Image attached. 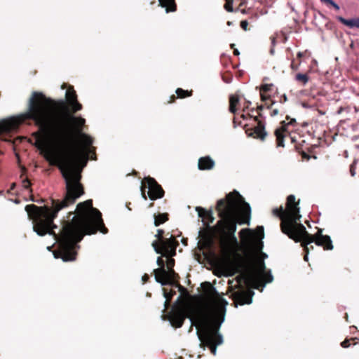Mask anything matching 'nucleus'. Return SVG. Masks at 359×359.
<instances>
[{
	"instance_id": "obj_1",
	"label": "nucleus",
	"mask_w": 359,
	"mask_h": 359,
	"mask_svg": "<svg viewBox=\"0 0 359 359\" xmlns=\"http://www.w3.org/2000/svg\"><path fill=\"white\" fill-rule=\"evenodd\" d=\"M27 119L33 120L39 127L34 134L35 145L51 165L60 168L65 180L66 194L62 200L52 201L53 210L35 205H27L25 210L39 236L53 235L59 243V249L53 255H76L77 243L85 234L107 232L101 212L93 207L92 200L79 203L76 215L64 224L59 236L53 231L56 228L53 219L60 210L74 204L84 194L81 172L88 160L93 139L81 133L84 118L59 111L50 98L39 92L32 93L27 112L0 121V134L17 129Z\"/></svg>"
},
{
	"instance_id": "obj_2",
	"label": "nucleus",
	"mask_w": 359,
	"mask_h": 359,
	"mask_svg": "<svg viewBox=\"0 0 359 359\" xmlns=\"http://www.w3.org/2000/svg\"><path fill=\"white\" fill-rule=\"evenodd\" d=\"M208 302L205 306H187L177 302L168 315L172 326L181 327L187 318L198 328L197 335L201 344L208 346L215 355L217 346L223 342L222 336L218 332L224 321L227 301L212 287L208 293Z\"/></svg>"
},
{
	"instance_id": "obj_3",
	"label": "nucleus",
	"mask_w": 359,
	"mask_h": 359,
	"mask_svg": "<svg viewBox=\"0 0 359 359\" xmlns=\"http://www.w3.org/2000/svg\"><path fill=\"white\" fill-rule=\"evenodd\" d=\"M217 210L221 219L218 225L221 229L220 247L224 255L229 257L238 250V243L234 235L236 223L250 224L251 209L238 192L234 191L225 199H220Z\"/></svg>"
},
{
	"instance_id": "obj_4",
	"label": "nucleus",
	"mask_w": 359,
	"mask_h": 359,
	"mask_svg": "<svg viewBox=\"0 0 359 359\" xmlns=\"http://www.w3.org/2000/svg\"><path fill=\"white\" fill-rule=\"evenodd\" d=\"M273 213L281 219L282 232L296 242L302 243L306 252L304 256L305 261L308 260V253L311 249H313V247L311 244L313 242L318 246H323L325 250L333 248L330 237L322 235L321 230H318L314 236L310 235L306 231L305 226L300 222L299 208L294 195L287 196L285 210L280 206L279 208L273 209Z\"/></svg>"
},
{
	"instance_id": "obj_5",
	"label": "nucleus",
	"mask_w": 359,
	"mask_h": 359,
	"mask_svg": "<svg viewBox=\"0 0 359 359\" xmlns=\"http://www.w3.org/2000/svg\"><path fill=\"white\" fill-rule=\"evenodd\" d=\"M266 257L267 255L262 252L255 254L250 266L243 270L237 276L236 281L238 285H245L259 289V287H264L266 283L272 282L273 276L271 271H266L264 260Z\"/></svg>"
},
{
	"instance_id": "obj_6",
	"label": "nucleus",
	"mask_w": 359,
	"mask_h": 359,
	"mask_svg": "<svg viewBox=\"0 0 359 359\" xmlns=\"http://www.w3.org/2000/svg\"><path fill=\"white\" fill-rule=\"evenodd\" d=\"M163 233L164 231L162 229L157 231V233L155 235L157 240L153 241L152 246L155 252L158 254H161L162 256H174L176 254L177 242L172 236L163 239Z\"/></svg>"
},
{
	"instance_id": "obj_7",
	"label": "nucleus",
	"mask_w": 359,
	"mask_h": 359,
	"mask_svg": "<svg viewBox=\"0 0 359 359\" xmlns=\"http://www.w3.org/2000/svg\"><path fill=\"white\" fill-rule=\"evenodd\" d=\"M148 189V196L151 200H156L163 197L164 191L161 187L158 184L156 180L151 177H147L142 186V194L144 199L147 198L145 196V189Z\"/></svg>"
},
{
	"instance_id": "obj_8",
	"label": "nucleus",
	"mask_w": 359,
	"mask_h": 359,
	"mask_svg": "<svg viewBox=\"0 0 359 359\" xmlns=\"http://www.w3.org/2000/svg\"><path fill=\"white\" fill-rule=\"evenodd\" d=\"M66 100L71 107L72 112H76L82 109V105L77 101V96L74 89L69 88L65 94Z\"/></svg>"
},
{
	"instance_id": "obj_9",
	"label": "nucleus",
	"mask_w": 359,
	"mask_h": 359,
	"mask_svg": "<svg viewBox=\"0 0 359 359\" xmlns=\"http://www.w3.org/2000/svg\"><path fill=\"white\" fill-rule=\"evenodd\" d=\"M242 259L239 257L238 259L226 264L223 266V275L225 276H232L242 268Z\"/></svg>"
},
{
	"instance_id": "obj_10",
	"label": "nucleus",
	"mask_w": 359,
	"mask_h": 359,
	"mask_svg": "<svg viewBox=\"0 0 359 359\" xmlns=\"http://www.w3.org/2000/svg\"><path fill=\"white\" fill-rule=\"evenodd\" d=\"M214 165V161L209 156L201 157L198 160V168L200 170H210Z\"/></svg>"
},
{
	"instance_id": "obj_11",
	"label": "nucleus",
	"mask_w": 359,
	"mask_h": 359,
	"mask_svg": "<svg viewBox=\"0 0 359 359\" xmlns=\"http://www.w3.org/2000/svg\"><path fill=\"white\" fill-rule=\"evenodd\" d=\"M168 270H165L166 276H163L161 274H160V280L158 279L159 281H157L158 283H161L162 285L170 284L172 281L174 280L175 276V273L172 269H168Z\"/></svg>"
},
{
	"instance_id": "obj_12",
	"label": "nucleus",
	"mask_w": 359,
	"mask_h": 359,
	"mask_svg": "<svg viewBox=\"0 0 359 359\" xmlns=\"http://www.w3.org/2000/svg\"><path fill=\"white\" fill-rule=\"evenodd\" d=\"M156 262H157V264L159 266V268L154 269V276H155L156 280L159 281L158 280V279H159V280L161 279L160 278L161 275H159V274H161L163 276H166L165 269V264H164V260L161 257H158Z\"/></svg>"
},
{
	"instance_id": "obj_13",
	"label": "nucleus",
	"mask_w": 359,
	"mask_h": 359,
	"mask_svg": "<svg viewBox=\"0 0 359 359\" xmlns=\"http://www.w3.org/2000/svg\"><path fill=\"white\" fill-rule=\"evenodd\" d=\"M338 20L350 28H359V18L345 19L343 17H338Z\"/></svg>"
},
{
	"instance_id": "obj_14",
	"label": "nucleus",
	"mask_w": 359,
	"mask_h": 359,
	"mask_svg": "<svg viewBox=\"0 0 359 359\" xmlns=\"http://www.w3.org/2000/svg\"><path fill=\"white\" fill-rule=\"evenodd\" d=\"M159 5L165 8L166 13L173 12L176 10L175 0H158Z\"/></svg>"
},
{
	"instance_id": "obj_15",
	"label": "nucleus",
	"mask_w": 359,
	"mask_h": 359,
	"mask_svg": "<svg viewBox=\"0 0 359 359\" xmlns=\"http://www.w3.org/2000/svg\"><path fill=\"white\" fill-rule=\"evenodd\" d=\"M285 129L284 126L278 128L275 130V135L276 137L277 146L278 147H284V133Z\"/></svg>"
},
{
	"instance_id": "obj_16",
	"label": "nucleus",
	"mask_w": 359,
	"mask_h": 359,
	"mask_svg": "<svg viewBox=\"0 0 359 359\" xmlns=\"http://www.w3.org/2000/svg\"><path fill=\"white\" fill-rule=\"evenodd\" d=\"M239 103L238 96L236 95H231L229 97V111L235 114L237 111V105Z\"/></svg>"
},
{
	"instance_id": "obj_17",
	"label": "nucleus",
	"mask_w": 359,
	"mask_h": 359,
	"mask_svg": "<svg viewBox=\"0 0 359 359\" xmlns=\"http://www.w3.org/2000/svg\"><path fill=\"white\" fill-rule=\"evenodd\" d=\"M168 219V215L165 213L159 214L154 217V225L156 226H159L161 224H163Z\"/></svg>"
},
{
	"instance_id": "obj_18",
	"label": "nucleus",
	"mask_w": 359,
	"mask_h": 359,
	"mask_svg": "<svg viewBox=\"0 0 359 359\" xmlns=\"http://www.w3.org/2000/svg\"><path fill=\"white\" fill-rule=\"evenodd\" d=\"M254 133L256 135V136L260 138L261 140H264L266 135V133L264 130V128L261 124L260 126H258L255 128Z\"/></svg>"
},
{
	"instance_id": "obj_19",
	"label": "nucleus",
	"mask_w": 359,
	"mask_h": 359,
	"mask_svg": "<svg viewBox=\"0 0 359 359\" xmlns=\"http://www.w3.org/2000/svg\"><path fill=\"white\" fill-rule=\"evenodd\" d=\"M295 80L298 82L302 83L303 86H305L309 81V77L306 74L299 73L295 76Z\"/></svg>"
},
{
	"instance_id": "obj_20",
	"label": "nucleus",
	"mask_w": 359,
	"mask_h": 359,
	"mask_svg": "<svg viewBox=\"0 0 359 359\" xmlns=\"http://www.w3.org/2000/svg\"><path fill=\"white\" fill-rule=\"evenodd\" d=\"M241 304H250L252 303V297L247 294H241L239 298Z\"/></svg>"
},
{
	"instance_id": "obj_21",
	"label": "nucleus",
	"mask_w": 359,
	"mask_h": 359,
	"mask_svg": "<svg viewBox=\"0 0 359 359\" xmlns=\"http://www.w3.org/2000/svg\"><path fill=\"white\" fill-rule=\"evenodd\" d=\"M240 236L242 240H248L252 235L250 229H244L240 231Z\"/></svg>"
},
{
	"instance_id": "obj_22",
	"label": "nucleus",
	"mask_w": 359,
	"mask_h": 359,
	"mask_svg": "<svg viewBox=\"0 0 359 359\" xmlns=\"http://www.w3.org/2000/svg\"><path fill=\"white\" fill-rule=\"evenodd\" d=\"M172 297V293L166 292L165 291L164 292V297L165 298V301L164 303V306H165L164 309H167L168 308V306L170 305V301Z\"/></svg>"
},
{
	"instance_id": "obj_23",
	"label": "nucleus",
	"mask_w": 359,
	"mask_h": 359,
	"mask_svg": "<svg viewBox=\"0 0 359 359\" xmlns=\"http://www.w3.org/2000/svg\"><path fill=\"white\" fill-rule=\"evenodd\" d=\"M233 0H226V3L224 4V8L228 12H232L233 11Z\"/></svg>"
},
{
	"instance_id": "obj_24",
	"label": "nucleus",
	"mask_w": 359,
	"mask_h": 359,
	"mask_svg": "<svg viewBox=\"0 0 359 359\" xmlns=\"http://www.w3.org/2000/svg\"><path fill=\"white\" fill-rule=\"evenodd\" d=\"M176 93H177L178 97H182V98L187 97V96L189 95V93H188V91L184 90L182 88H178L176 90Z\"/></svg>"
},
{
	"instance_id": "obj_25",
	"label": "nucleus",
	"mask_w": 359,
	"mask_h": 359,
	"mask_svg": "<svg viewBox=\"0 0 359 359\" xmlns=\"http://www.w3.org/2000/svg\"><path fill=\"white\" fill-rule=\"evenodd\" d=\"M167 257V267L168 269H172L175 265V260L172 258V256H165Z\"/></svg>"
},
{
	"instance_id": "obj_26",
	"label": "nucleus",
	"mask_w": 359,
	"mask_h": 359,
	"mask_svg": "<svg viewBox=\"0 0 359 359\" xmlns=\"http://www.w3.org/2000/svg\"><path fill=\"white\" fill-rule=\"evenodd\" d=\"M196 210L198 211V215L199 217H205L206 215L208 216H210V212H206L203 208H196Z\"/></svg>"
},
{
	"instance_id": "obj_27",
	"label": "nucleus",
	"mask_w": 359,
	"mask_h": 359,
	"mask_svg": "<svg viewBox=\"0 0 359 359\" xmlns=\"http://www.w3.org/2000/svg\"><path fill=\"white\" fill-rule=\"evenodd\" d=\"M272 86H273V84H271V83L264 84L261 86L260 90L262 92H264V93H267L268 91H269L271 90Z\"/></svg>"
},
{
	"instance_id": "obj_28",
	"label": "nucleus",
	"mask_w": 359,
	"mask_h": 359,
	"mask_svg": "<svg viewBox=\"0 0 359 359\" xmlns=\"http://www.w3.org/2000/svg\"><path fill=\"white\" fill-rule=\"evenodd\" d=\"M22 185L25 189H29L30 187L31 183L27 179H25L22 181Z\"/></svg>"
},
{
	"instance_id": "obj_29",
	"label": "nucleus",
	"mask_w": 359,
	"mask_h": 359,
	"mask_svg": "<svg viewBox=\"0 0 359 359\" xmlns=\"http://www.w3.org/2000/svg\"><path fill=\"white\" fill-rule=\"evenodd\" d=\"M248 22L247 20H243L241 22V27L243 30H245V31L248 30Z\"/></svg>"
},
{
	"instance_id": "obj_30",
	"label": "nucleus",
	"mask_w": 359,
	"mask_h": 359,
	"mask_svg": "<svg viewBox=\"0 0 359 359\" xmlns=\"http://www.w3.org/2000/svg\"><path fill=\"white\" fill-rule=\"evenodd\" d=\"M260 95H261L262 100H263V101H265V100L269 99V96L268 95H266V93L262 92L261 90H260Z\"/></svg>"
},
{
	"instance_id": "obj_31",
	"label": "nucleus",
	"mask_w": 359,
	"mask_h": 359,
	"mask_svg": "<svg viewBox=\"0 0 359 359\" xmlns=\"http://www.w3.org/2000/svg\"><path fill=\"white\" fill-rule=\"evenodd\" d=\"M350 172L352 176H355V167L354 163L351 164L350 166Z\"/></svg>"
},
{
	"instance_id": "obj_32",
	"label": "nucleus",
	"mask_w": 359,
	"mask_h": 359,
	"mask_svg": "<svg viewBox=\"0 0 359 359\" xmlns=\"http://www.w3.org/2000/svg\"><path fill=\"white\" fill-rule=\"evenodd\" d=\"M257 233L261 236L262 237L264 236V228L263 226H258L257 228Z\"/></svg>"
},
{
	"instance_id": "obj_33",
	"label": "nucleus",
	"mask_w": 359,
	"mask_h": 359,
	"mask_svg": "<svg viewBox=\"0 0 359 359\" xmlns=\"http://www.w3.org/2000/svg\"><path fill=\"white\" fill-rule=\"evenodd\" d=\"M331 6H332L337 11L339 10V6L338 4H337L334 1L332 0L329 3Z\"/></svg>"
},
{
	"instance_id": "obj_34",
	"label": "nucleus",
	"mask_w": 359,
	"mask_h": 359,
	"mask_svg": "<svg viewBox=\"0 0 359 359\" xmlns=\"http://www.w3.org/2000/svg\"><path fill=\"white\" fill-rule=\"evenodd\" d=\"M341 346L344 348H347L349 346V341L348 340H345L341 344Z\"/></svg>"
},
{
	"instance_id": "obj_35",
	"label": "nucleus",
	"mask_w": 359,
	"mask_h": 359,
	"mask_svg": "<svg viewBox=\"0 0 359 359\" xmlns=\"http://www.w3.org/2000/svg\"><path fill=\"white\" fill-rule=\"evenodd\" d=\"M278 114V110L275 109H273L271 113V116H276L277 114Z\"/></svg>"
},
{
	"instance_id": "obj_36",
	"label": "nucleus",
	"mask_w": 359,
	"mask_h": 359,
	"mask_svg": "<svg viewBox=\"0 0 359 359\" xmlns=\"http://www.w3.org/2000/svg\"><path fill=\"white\" fill-rule=\"evenodd\" d=\"M149 279V276L147 274H144L143 276H142V281L144 283L147 282Z\"/></svg>"
},
{
	"instance_id": "obj_37",
	"label": "nucleus",
	"mask_w": 359,
	"mask_h": 359,
	"mask_svg": "<svg viewBox=\"0 0 359 359\" xmlns=\"http://www.w3.org/2000/svg\"><path fill=\"white\" fill-rule=\"evenodd\" d=\"M291 68L294 70L297 69V67L294 65L293 62L291 64Z\"/></svg>"
},
{
	"instance_id": "obj_38",
	"label": "nucleus",
	"mask_w": 359,
	"mask_h": 359,
	"mask_svg": "<svg viewBox=\"0 0 359 359\" xmlns=\"http://www.w3.org/2000/svg\"><path fill=\"white\" fill-rule=\"evenodd\" d=\"M233 53H234V55H239V52H238V50L237 49H235V50H234Z\"/></svg>"
},
{
	"instance_id": "obj_39",
	"label": "nucleus",
	"mask_w": 359,
	"mask_h": 359,
	"mask_svg": "<svg viewBox=\"0 0 359 359\" xmlns=\"http://www.w3.org/2000/svg\"><path fill=\"white\" fill-rule=\"evenodd\" d=\"M322 1L329 4L332 0H321Z\"/></svg>"
},
{
	"instance_id": "obj_40",
	"label": "nucleus",
	"mask_w": 359,
	"mask_h": 359,
	"mask_svg": "<svg viewBox=\"0 0 359 359\" xmlns=\"http://www.w3.org/2000/svg\"><path fill=\"white\" fill-rule=\"evenodd\" d=\"M302 56V53L301 52H299L297 53V57H301Z\"/></svg>"
},
{
	"instance_id": "obj_41",
	"label": "nucleus",
	"mask_w": 359,
	"mask_h": 359,
	"mask_svg": "<svg viewBox=\"0 0 359 359\" xmlns=\"http://www.w3.org/2000/svg\"><path fill=\"white\" fill-rule=\"evenodd\" d=\"M283 99L285 102L287 101V99L285 95H283Z\"/></svg>"
},
{
	"instance_id": "obj_42",
	"label": "nucleus",
	"mask_w": 359,
	"mask_h": 359,
	"mask_svg": "<svg viewBox=\"0 0 359 359\" xmlns=\"http://www.w3.org/2000/svg\"><path fill=\"white\" fill-rule=\"evenodd\" d=\"M227 25H228L229 26H230V25H231V22L229 21V22H227Z\"/></svg>"
},
{
	"instance_id": "obj_43",
	"label": "nucleus",
	"mask_w": 359,
	"mask_h": 359,
	"mask_svg": "<svg viewBox=\"0 0 359 359\" xmlns=\"http://www.w3.org/2000/svg\"><path fill=\"white\" fill-rule=\"evenodd\" d=\"M259 109H262V106H260V107H259Z\"/></svg>"
}]
</instances>
